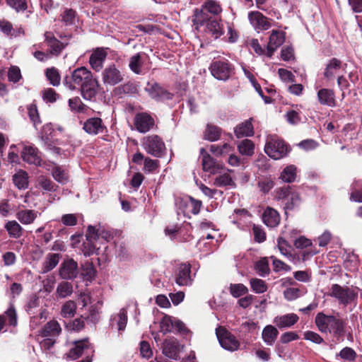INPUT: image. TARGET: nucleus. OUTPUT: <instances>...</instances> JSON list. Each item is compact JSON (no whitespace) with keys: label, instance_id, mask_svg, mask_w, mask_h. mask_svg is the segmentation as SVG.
Masks as SVG:
<instances>
[{"label":"nucleus","instance_id":"nucleus-1","mask_svg":"<svg viewBox=\"0 0 362 362\" xmlns=\"http://www.w3.org/2000/svg\"><path fill=\"white\" fill-rule=\"evenodd\" d=\"M64 81L66 87L71 90H74L78 87L83 98L86 100H91L98 91V80L93 77L91 71L84 66L74 70L71 79L66 77Z\"/></svg>","mask_w":362,"mask_h":362},{"label":"nucleus","instance_id":"nucleus-2","mask_svg":"<svg viewBox=\"0 0 362 362\" xmlns=\"http://www.w3.org/2000/svg\"><path fill=\"white\" fill-rule=\"evenodd\" d=\"M315 323L322 333L332 334L338 340H343L346 322L339 316L318 313L315 318Z\"/></svg>","mask_w":362,"mask_h":362},{"label":"nucleus","instance_id":"nucleus-3","mask_svg":"<svg viewBox=\"0 0 362 362\" xmlns=\"http://www.w3.org/2000/svg\"><path fill=\"white\" fill-rule=\"evenodd\" d=\"M274 198L283 206L286 214L288 211L298 209L302 202L300 194L290 185L277 187L274 190Z\"/></svg>","mask_w":362,"mask_h":362},{"label":"nucleus","instance_id":"nucleus-4","mask_svg":"<svg viewBox=\"0 0 362 362\" xmlns=\"http://www.w3.org/2000/svg\"><path fill=\"white\" fill-rule=\"evenodd\" d=\"M222 12V7L219 2L215 0H206L202 5L200 10H196L193 19L194 25L197 28L204 25V23L209 18L206 13L214 16H218Z\"/></svg>","mask_w":362,"mask_h":362},{"label":"nucleus","instance_id":"nucleus-5","mask_svg":"<svg viewBox=\"0 0 362 362\" xmlns=\"http://www.w3.org/2000/svg\"><path fill=\"white\" fill-rule=\"evenodd\" d=\"M290 151V146L279 138H272L266 143L264 146L265 153L274 160L286 156Z\"/></svg>","mask_w":362,"mask_h":362},{"label":"nucleus","instance_id":"nucleus-6","mask_svg":"<svg viewBox=\"0 0 362 362\" xmlns=\"http://www.w3.org/2000/svg\"><path fill=\"white\" fill-rule=\"evenodd\" d=\"M216 334L221 346L230 351H237L240 345V341L235 335L229 332L225 327L218 326L216 329Z\"/></svg>","mask_w":362,"mask_h":362},{"label":"nucleus","instance_id":"nucleus-7","mask_svg":"<svg viewBox=\"0 0 362 362\" xmlns=\"http://www.w3.org/2000/svg\"><path fill=\"white\" fill-rule=\"evenodd\" d=\"M330 296L338 299L340 304L346 306L357 298L358 293L349 287L335 284L332 286Z\"/></svg>","mask_w":362,"mask_h":362},{"label":"nucleus","instance_id":"nucleus-8","mask_svg":"<svg viewBox=\"0 0 362 362\" xmlns=\"http://www.w3.org/2000/svg\"><path fill=\"white\" fill-rule=\"evenodd\" d=\"M124 77V74L114 64L106 66L102 72V81L105 86H115L122 83Z\"/></svg>","mask_w":362,"mask_h":362},{"label":"nucleus","instance_id":"nucleus-9","mask_svg":"<svg viewBox=\"0 0 362 362\" xmlns=\"http://www.w3.org/2000/svg\"><path fill=\"white\" fill-rule=\"evenodd\" d=\"M84 353L88 354L87 356H91V358L94 354L93 347L87 338L74 341V347L69 350L67 356L71 360H76Z\"/></svg>","mask_w":362,"mask_h":362},{"label":"nucleus","instance_id":"nucleus-10","mask_svg":"<svg viewBox=\"0 0 362 362\" xmlns=\"http://www.w3.org/2000/svg\"><path fill=\"white\" fill-rule=\"evenodd\" d=\"M144 148L153 156L160 158L165 151V146L160 137H145L143 142Z\"/></svg>","mask_w":362,"mask_h":362},{"label":"nucleus","instance_id":"nucleus-11","mask_svg":"<svg viewBox=\"0 0 362 362\" xmlns=\"http://www.w3.org/2000/svg\"><path fill=\"white\" fill-rule=\"evenodd\" d=\"M191 273V264L189 263L178 264L174 272L175 283L181 286L191 285L192 282Z\"/></svg>","mask_w":362,"mask_h":362},{"label":"nucleus","instance_id":"nucleus-12","mask_svg":"<svg viewBox=\"0 0 362 362\" xmlns=\"http://www.w3.org/2000/svg\"><path fill=\"white\" fill-rule=\"evenodd\" d=\"M202 202L189 196L187 198L180 199L178 202L179 209L182 211L184 216L190 217L191 214L197 215L199 213Z\"/></svg>","mask_w":362,"mask_h":362},{"label":"nucleus","instance_id":"nucleus-13","mask_svg":"<svg viewBox=\"0 0 362 362\" xmlns=\"http://www.w3.org/2000/svg\"><path fill=\"white\" fill-rule=\"evenodd\" d=\"M210 69L211 74L216 78L225 81L230 77L233 71V66L226 60H217L211 64Z\"/></svg>","mask_w":362,"mask_h":362},{"label":"nucleus","instance_id":"nucleus-14","mask_svg":"<svg viewBox=\"0 0 362 362\" xmlns=\"http://www.w3.org/2000/svg\"><path fill=\"white\" fill-rule=\"evenodd\" d=\"M78 274V263L74 259H64L60 264L59 275L62 279H74Z\"/></svg>","mask_w":362,"mask_h":362},{"label":"nucleus","instance_id":"nucleus-15","mask_svg":"<svg viewBox=\"0 0 362 362\" xmlns=\"http://www.w3.org/2000/svg\"><path fill=\"white\" fill-rule=\"evenodd\" d=\"M201 154L202 156V165L204 171L214 175L222 173L223 170L222 163L217 162L204 148L201 149Z\"/></svg>","mask_w":362,"mask_h":362},{"label":"nucleus","instance_id":"nucleus-16","mask_svg":"<svg viewBox=\"0 0 362 362\" xmlns=\"http://www.w3.org/2000/svg\"><path fill=\"white\" fill-rule=\"evenodd\" d=\"M21 157L23 161L29 164H33L36 166L49 170L46 162L43 161L38 156V151L36 148L28 146H25L21 152Z\"/></svg>","mask_w":362,"mask_h":362},{"label":"nucleus","instance_id":"nucleus-17","mask_svg":"<svg viewBox=\"0 0 362 362\" xmlns=\"http://www.w3.org/2000/svg\"><path fill=\"white\" fill-rule=\"evenodd\" d=\"M284 41L285 33L282 31L273 30L271 33L267 47V56L268 57H271L274 52L284 42Z\"/></svg>","mask_w":362,"mask_h":362},{"label":"nucleus","instance_id":"nucleus-18","mask_svg":"<svg viewBox=\"0 0 362 362\" xmlns=\"http://www.w3.org/2000/svg\"><path fill=\"white\" fill-rule=\"evenodd\" d=\"M248 20L255 30H267L271 27L268 18L257 11L248 13Z\"/></svg>","mask_w":362,"mask_h":362},{"label":"nucleus","instance_id":"nucleus-19","mask_svg":"<svg viewBox=\"0 0 362 362\" xmlns=\"http://www.w3.org/2000/svg\"><path fill=\"white\" fill-rule=\"evenodd\" d=\"M83 129L89 134H105L106 127L100 118L93 117L88 119L83 124Z\"/></svg>","mask_w":362,"mask_h":362},{"label":"nucleus","instance_id":"nucleus-20","mask_svg":"<svg viewBox=\"0 0 362 362\" xmlns=\"http://www.w3.org/2000/svg\"><path fill=\"white\" fill-rule=\"evenodd\" d=\"M180 353L179 341L174 338L165 339L163 344V354L172 359L177 360Z\"/></svg>","mask_w":362,"mask_h":362},{"label":"nucleus","instance_id":"nucleus-21","mask_svg":"<svg viewBox=\"0 0 362 362\" xmlns=\"http://www.w3.org/2000/svg\"><path fill=\"white\" fill-rule=\"evenodd\" d=\"M146 90L148 92L151 98L157 100H170L172 98V95L156 83H148L146 88Z\"/></svg>","mask_w":362,"mask_h":362},{"label":"nucleus","instance_id":"nucleus-22","mask_svg":"<svg viewBox=\"0 0 362 362\" xmlns=\"http://www.w3.org/2000/svg\"><path fill=\"white\" fill-rule=\"evenodd\" d=\"M135 125L141 133H146L154 125L153 119L146 113H140L135 117Z\"/></svg>","mask_w":362,"mask_h":362},{"label":"nucleus","instance_id":"nucleus-23","mask_svg":"<svg viewBox=\"0 0 362 362\" xmlns=\"http://www.w3.org/2000/svg\"><path fill=\"white\" fill-rule=\"evenodd\" d=\"M107 52L102 48H97L90 56L89 63L95 71H100L106 59Z\"/></svg>","mask_w":362,"mask_h":362},{"label":"nucleus","instance_id":"nucleus-24","mask_svg":"<svg viewBox=\"0 0 362 362\" xmlns=\"http://www.w3.org/2000/svg\"><path fill=\"white\" fill-rule=\"evenodd\" d=\"M62 328L56 320L47 322L40 330L39 335L42 337L55 338L59 335Z\"/></svg>","mask_w":362,"mask_h":362},{"label":"nucleus","instance_id":"nucleus-25","mask_svg":"<svg viewBox=\"0 0 362 362\" xmlns=\"http://www.w3.org/2000/svg\"><path fill=\"white\" fill-rule=\"evenodd\" d=\"M263 222L270 228L277 226L280 223L279 212L271 207H267L262 214Z\"/></svg>","mask_w":362,"mask_h":362},{"label":"nucleus","instance_id":"nucleus-26","mask_svg":"<svg viewBox=\"0 0 362 362\" xmlns=\"http://www.w3.org/2000/svg\"><path fill=\"white\" fill-rule=\"evenodd\" d=\"M204 25H206V31L211 34L216 39L223 34V25L220 23V21L217 19L208 18Z\"/></svg>","mask_w":362,"mask_h":362},{"label":"nucleus","instance_id":"nucleus-27","mask_svg":"<svg viewBox=\"0 0 362 362\" xmlns=\"http://www.w3.org/2000/svg\"><path fill=\"white\" fill-rule=\"evenodd\" d=\"M341 68V62L337 59L332 58L326 64L324 76L327 80H331L334 78L335 76L338 74L339 71Z\"/></svg>","mask_w":362,"mask_h":362},{"label":"nucleus","instance_id":"nucleus-28","mask_svg":"<svg viewBox=\"0 0 362 362\" xmlns=\"http://www.w3.org/2000/svg\"><path fill=\"white\" fill-rule=\"evenodd\" d=\"M318 101L321 105L334 107L336 105L335 95L332 90L322 88L317 92Z\"/></svg>","mask_w":362,"mask_h":362},{"label":"nucleus","instance_id":"nucleus-29","mask_svg":"<svg viewBox=\"0 0 362 362\" xmlns=\"http://www.w3.org/2000/svg\"><path fill=\"white\" fill-rule=\"evenodd\" d=\"M298 316L294 313L286 314L281 316L276 317L274 322L279 328L291 327L298 321Z\"/></svg>","mask_w":362,"mask_h":362},{"label":"nucleus","instance_id":"nucleus-30","mask_svg":"<svg viewBox=\"0 0 362 362\" xmlns=\"http://www.w3.org/2000/svg\"><path fill=\"white\" fill-rule=\"evenodd\" d=\"M38 211L33 209H21L17 211L16 216L24 225L33 223L37 217Z\"/></svg>","mask_w":362,"mask_h":362},{"label":"nucleus","instance_id":"nucleus-31","mask_svg":"<svg viewBox=\"0 0 362 362\" xmlns=\"http://www.w3.org/2000/svg\"><path fill=\"white\" fill-rule=\"evenodd\" d=\"M45 41L48 46L50 47V54L54 55H59L62 50L64 48L65 45L55 38L53 35L47 32L45 34Z\"/></svg>","mask_w":362,"mask_h":362},{"label":"nucleus","instance_id":"nucleus-32","mask_svg":"<svg viewBox=\"0 0 362 362\" xmlns=\"http://www.w3.org/2000/svg\"><path fill=\"white\" fill-rule=\"evenodd\" d=\"M28 173L23 170H19L12 177L13 182L18 189H25L28 187Z\"/></svg>","mask_w":362,"mask_h":362},{"label":"nucleus","instance_id":"nucleus-33","mask_svg":"<svg viewBox=\"0 0 362 362\" xmlns=\"http://www.w3.org/2000/svg\"><path fill=\"white\" fill-rule=\"evenodd\" d=\"M279 334L277 329L272 325H267L262 334L264 341L269 346L274 344Z\"/></svg>","mask_w":362,"mask_h":362},{"label":"nucleus","instance_id":"nucleus-34","mask_svg":"<svg viewBox=\"0 0 362 362\" xmlns=\"http://www.w3.org/2000/svg\"><path fill=\"white\" fill-rule=\"evenodd\" d=\"M235 136H253L254 130L252 119H249L237 125L235 128Z\"/></svg>","mask_w":362,"mask_h":362},{"label":"nucleus","instance_id":"nucleus-35","mask_svg":"<svg viewBox=\"0 0 362 362\" xmlns=\"http://www.w3.org/2000/svg\"><path fill=\"white\" fill-rule=\"evenodd\" d=\"M73 291L72 284L64 281L58 284L55 294L57 298H64L70 296L73 293Z\"/></svg>","mask_w":362,"mask_h":362},{"label":"nucleus","instance_id":"nucleus-36","mask_svg":"<svg viewBox=\"0 0 362 362\" xmlns=\"http://www.w3.org/2000/svg\"><path fill=\"white\" fill-rule=\"evenodd\" d=\"M2 315H5V319L8 326L13 328L18 326V314L13 303L9 304L8 308Z\"/></svg>","mask_w":362,"mask_h":362},{"label":"nucleus","instance_id":"nucleus-37","mask_svg":"<svg viewBox=\"0 0 362 362\" xmlns=\"http://www.w3.org/2000/svg\"><path fill=\"white\" fill-rule=\"evenodd\" d=\"M297 176V168L294 165L286 166L281 173L279 178L284 182L291 183L295 182Z\"/></svg>","mask_w":362,"mask_h":362},{"label":"nucleus","instance_id":"nucleus-38","mask_svg":"<svg viewBox=\"0 0 362 362\" xmlns=\"http://www.w3.org/2000/svg\"><path fill=\"white\" fill-rule=\"evenodd\" d=\"M61 255L57 253H49L43 263L42 270L44 273L52 270L58 264Z\"/></svg>","mask_w":362,"mask_h":362},{"label":"nucleus","instance_id":"nucleus-39","mask_svg":"<svg viewBox=\"0 0 362 362\" xmlns=\"http://www.w3.org/2000/svg\"><path fill=\"white\" fill-rule=\"evenodd\" d=\"M5 228L11 238H18L22 235L23 228L16 221H8Z\"/></svg>","mask_w":362,"mask_h":362},{"label":"nucleus","instance_id":"nucleus-40","mask_svg":"<svg viewBox=\"0 0 362 362\" xmlns=\"http://www.w3.org/2000/svg\"><path fill=\"white\" fill-rule=\"evenodd\" d=\"M238 149L241 155L251 156L255 153V144L249 139H244L238 145Z\"/></svg>","mask_w":362,"mask_h":362},{"label":"nucleus","instance_id":"nucleus-41","mask_svg":"<svg viewBox=\"0 0 362 362\" xmlns=\"http://www.w3.org/2000/svg\"><path fill=\"white\" fill-rule=\"evenodd\" d=\"M37 187L47 192H55L57 189V185L45 175L38 177Z\"/></svg>","mask_w":362,"mask_h":362},{"label":"nucleus","instance_id":"nucleus-42","mask_svg":"<svg viewBox=\"0 0 362 362\" xmlns=\"http://www.w3.org/2000/svg\"><path fill=\"white\" fill-rule=\"evenodd\" d=\"M52 175L53 178L61 184H65L69 180L68 173L63 170L59 165H55L52 170Z\"/></svg>","mask_w":362,"mask_h":362},{"label":"nucleus","instance_id":"nucleus-43","mask_svg":"<svg viewBox=\"0 0 362 362\" xmlns=\"http://www.w3.org/2000/svg\"><path fill=\"white\" fill-rule=\"evenodd\" d=\"M76 304L74 300H68L62 307L61 315L65 318L73 317L76 313Z\"/></svg>","mask_w":362,"mask_h":362},{"label":"nucleus","instance_id":"nucleus-44","mask_svg":"<svg viewBox=\"0 0 362 362\" xmlns=\"http://www.w3.org/2000/svg\"><path fill=\"white\" fill-rule=\"evenodd\" d=\"M175 317L165 315L162 317L160 323V331L164 334L173 332L174 328V321H175Z\"/></svg>","mask_w":362,"mask_h":362},{"label":"nucleus","instance_id":"nucleus-45","mask_svg":"<svg viewBox=\"0 0 362 362\" xmlns=\"http://www.w3.org/2000/svg\"><path fill=\"white\" fill-rule=\"evenodd\" d=\"M219 174L220 175L217 176L214 180V185L215 186L223 187L234 185L232 177L230 176L228 173H224L223 174Z\"/></svg>","mask_w":362,"mask_h":362},{"label":"nucleus","instance_id":"nucleus-46","mask_svg":"<svg viewBox=\"0 0 362 362\" xmlns=\"http://www.w3.org/2000/svg\"><path fill=\"white\" fill-rule=\"evenodd\" d=\"M255 269L261 276H265L269 274V262L266 257L261 258L255 263Z\"/></svg>","mask_w":362,"mask_h":362},{"label":"nucleus","instance_id":"nucleus-47","mask_svg":"<svg viewBox=\"0 0 362 362\" xmlns=\"http://www.w3.org/2000/svg\"><path fill=\"white\" fill-rule=\"evenodd\" d=\"M252 290L256 293H262L267 291L268 287L264 281L260 279H251L250 281Z\"/></svg>","mask_w":362,"mask_h":362},{"label":"nucleus","instance_id":"nucleus-48","mask_svg":"<svg viewBox=\"0 0 362 362\" xmlns=\"http://www.w3.org/2000/svg\"><path fill=\"white\" fill-rule=\"evenodd\" d=\"M229 291L231 296L234 298H238L248 292L247 288L243 284H231Z\"/></svg>","mask_w":362,"mask_h":362},{"label":"nucleus","instance_id":"nucleus-49","mask_svg":"<svg viewBox=\"0 0 362 362\" xmlns=\"http://www.w3.org/2000/svg\"><path fill=\"white\" fill-rule=\"evenodd\" d=\"M142 66V61L141 54L139 53L133 55L129 60V69L135 74H139L141 72V67Z\"/></svg>","mask_w":362,"mask_h":362},{"label":"nucleus","instance_id":"nucleus-50","mask_svg":"<svg viewBox=\"0 0 362 362\" xmlns=\"http://www.w3.org/2000/svg\"><path fill=\"white\" fill-rule=\"evenodd\" d=\"M46 76L52 86H57L60 84V75L56 68L52 67L47 69L46 71Z\"/></svg>","mask_w":362,"mask_h":362},{"label":"nucleus","instance_id":"nucleus-51","mask_svg":"<svg viewBox=\"0 0 362 362\" xmlns=\"http://www.w3.org/2000/svg\"><path fill=\"white\" fill-rule=\"evenodd\" d=\"M274 186V181L269 177H264L259 180L257 182V187L264 194L268 193Z\"/></svg>","mask_w":362,"mask_h":362},{"label":"nucleus","instance_id":"nucleus-52","mask_svg":"<svg viewBox=\"0 0 362 362\" xmlns=\"http://www.w3.org/2000/svg\"><path fill=\"white\" fill-rule=\"evenodd\" d=\"M6 4L16 12L24 11L28 8L25 0H6Z\"/></svg>","mask_w":362,"mask_h":362},{"label":"nucleus","instance_id":"nucleus-53","mask_svg":"<svg viewBox=\"0 0 362 362\" xmlns=\"http://www.w3.org/2000/svg\"><path fill=\"white\" fill-rule=\"evenodd\" d=\"M340 356L341 358L344 360L354 361H355L357 354L352 348L346 346L340 351V352L339 353V354H337V356Z\"/></svg>","mask_w":362,"mask_h":362},{"label":"nucleus","instance_id":"nucleus-54","mask_svg":"<svg viewBox=\"0 0 362 362\" xmlns=\"http://www.w3.org/2000/svg\"><path fill=\"white\" fill-rule=\"evenodd\" d=\"M159 168V161L148 157L145 158L143 170L145 173H153Z\"/></svg>","mask_w":362,"mask_h":362},{"label":"nucleus","instance_id":"nucleus-55","mask_svg":"<svg viewBox=\"0 0 362 362\" xmlns=\"http://www.w3.org/2000/svg\"><path fill=\"white\" fill-rule=\"evenodd\" d=\"M354 188L350 194V200L355 202H362V187L359 182H356L354 184Z\"/></svg>","mask_w":362,"mask_h":362},{"label":"nucleus","instance_id":"nucleus-56","mask_svg":"<svg viewBox=\"0 0 362 362\" xmlns=\"http://www.w3.org/2000/svg\"><path fill=\"white\" fill-rule=\"evenodd\" d=\"M103 232H100V230L97 229L95 226L91 225L87 228L86 238L87 241H95L99 239L100 235Z\"/></svg>","mask_w":362,"mask_h":362},{"label":"nucleus","instance_id":"nucleus-57","mask_svg":"<svg viewBox=\"0 0 362 362\" xmlns=\"http://www.w3.org/2000/svg\"><path fill=\"white\" fill-rule=\"evenodd\" d=\"M230 147L228 144L224 143L221 145L212 144L210 146L209 149L211 153L216 156H218L228 153L230 150Z\"/></svg>","mask_w":362,"mask_h":362},{"label":"nucleus","instance_id":"nucleus-58","mask_svg":"<svg viewBox=\"0 0 362 362\" xmlns=\"http://www.w3.org/2000/svg\"><path fill=\"white\" fill-rule=\"evenodd\" d=\"M273 260L274 271L279 272L280 271L288 272L291 269V267L284 263L283 261L276 259L275 257L272 256L270 257Z\"/></svg>","mask_w":362,"mask_h":362},{"label":"nucleus","instance_id":"nucleus-59","mask_svg":"<svg viewBox=\"0 0 362 362\" xmlns=\"http://www.w3.org/2000/svg\"><path fill=\"white\" fill-rule=\"evenodd\" d=\"M58 98V94L52 88H49L42 91V98L47 103H54Z\"/></svg>","mask_w":362,"mask_h":362},{"label":"nucleus","instance_id":"nucleus-60","mask_svg":"<svg viewBox=\"0 0 362 362\" xmlns=\"http://www.w3.org/2000/svg\"><path fill=\"white\" fill-rule=\"evenodd\" d=\"M8 78L9 81L17 83L21 78V70L18 66H11L8 71Z\"/></svg>","mask_w":362,"mask_h":362},{"label":"nucleus","instance_id":"nucleus-61","mask_svg":"<svg viewBox=\"0 0 362 362\" xmlns=\"http://www.w3.org/2000/svg\"><path fill=\"white\" fill-rule=\"evenodd\" d=\"M93 242L94 241H87V243H83L82 245V252L84 256L89 257L96 253L98 249L96 248Z\"/></svg>","mask_w":362,"mask_h":362},{"label":"nucleus","instance_id":"nucleus-62","mask_svg":"<svg viewBox=\"0 0 362 362\" xmlns=\"http://www.w3.org/2000/svg\"><path fill=\"white\" fill-rule=\"evenodd\" d=\"M284 298L288 300H293L300 296V291L298 288H288L284 291Z\"/></svg>","mask_w":362,"mask_h":362},{"label":"nucleus","instance_id":"nucleus-63","mask_svg":"<svg viewBox=\"0 0 362 362\" xmlns=\"http://www.w3.org/2000/svg\"><path fill=\"white\" fill-rule=\"evenodd\" d=\"M252 231L256 242L263 243L266 240V233L261 226L254 225Z\"/></svg>","mask_w":362,"mask_h":362},{"label":"nucleus","instance_id":"nucleus-64","mask_svg":"<svg viewBox=\"0 0 362 362\" xmlns=\"http://www.w3.org/2000/svg\"><path fill=\"white\" fill-rule=\"evenodd\" d=\"M76 12L73 9H66L62 15V20L66 25H71L74 23Z\"/></svg>","mask_w":362,"mask_h":362}]
</instances>
